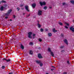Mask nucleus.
<instances>
[{"label": "nucleus", "instance_id": "1", "mask_svg": "<svg viewBox=\"0 0 74 74\" xmlns=\"http://www.w3.org/2000/svg\"><path fill=\"white\" fill-rule=\"evenodd\" d=\"M11 11H12V10L11 9L9 10L8 12V13L6 14L5 15L6 16H9V15L10 14V13L11 12Z\"/></svg>", "mask_w": 74, "mask_h": 74}, {"label": "nucleus", "instance_id": "2", "mask_svg": "<svg viewBox=\"0 0 74 74\" xmlns=\"http://www.w3.org/2000/svg\"><path fill=\"white\" fill-rule=\"evenodd\" d=\"M28 34L29 38H32V37L31 36H32V32H29Z\"/></svg>", "mask_w": 74, "mask_h": 74}, {"label": "nucleus", "instance_id": "3", "mask_svg": "<svg viewBox=\"0 0 74 74\" xmlns=\"http://www.w3.org/2000/svg\"><path fill=\"white\" fill-rule=\"evenodd\" d=\"M40 5L42 6V5H45V4H46V3L45 2H40Z\"/></svg>", "mask_w": 74, "mask_h": 74}, {"label": "nucleus", "instance_id": "4", "mask_svg": "<svg viewBox=\"0 0 74 74\" xmlns=\"http://www.w3.org/2000/svg\"><path fill=\"white\" fill-rule=\"evenodd\" d=\"M25 9L26 10L28 11V12H29V7H28V6L27 5H26L25 6Z\"/></svg>", "mask_w": 74, "mask_h": 74}, {"label": "nucleus", "instance_id": "5", "mask_svg": "<svg viewBox=\"0 0 74 74\" xmlns=\"http://www.w3.org/2000/svg\"><path fill=\"white\" fill-rule=\"evenodd\" d=\"M38 15H41L42 14V11L41 10H39L38 13Z\"/></svg>", "mask_w": 74, "mask_h": 74}, {"label": "nucleus", "instance_id": "6", "mask_svg": "<svg viewBox=\"0 0 74 74\" xmlns=\"http://www.w3.org/2000/svg\"><path fill=\"white\" fill-rule=\"evenodd\" d=\"M38 57L40 59L42 58V56H41V54H39L38 55Z\"/></svg>", "mask_w": 74, "mask_h": 74}, {"label": "nucleus", "instance_id": "7", "mask_svg": "<svg viewBox=\"0 0 74 74\" xmlns=\"http://www.w3.org/2000/svg\"><path fill=\"white\" fill-rule=\"evenodd\" d=\"M3 60H5V61L7 62H10V61H11V60H10V59H8V60H7V59H6L5 58H4L3 59Z\"/></svg>", "mask_w": 74, "mask_h": 74}, {"label": "nucleus", "instance_id": "8", "mask_svg": "<svg viewBox=\"0 0 74 74\" xmlns=\"http://www.w3.org/2000/svg\"><path fill=\"white\" fill-rule=\"evenodd\" d=\"M4 7L3 6H2L0 8V10L1 11H4Z\"/></svg>", "mask_w": 74, "mask_h": 74}, {"label": "nucleus", "instance_id": "9", "mask_svg": "<svg viewBox=\"0 0 74 74\" xmlns=\"http://www.w3.org/2000/svg\"><path fill=\"white\" fill-rule=\"evenodd\" d=\"M70 30H71L72 32H74V28L72 27H71L70 28Z\"/></svg>", "mask_w": 74, "mask_h": 74}, {"label": "nucleus", "instance_id": "10", "mask_svg": "<svg viewBox=\"0 0 74 74\" xmlns=\"http://www.w3.org/2000/svg\"><path fill=\"white\" fill-rule=\"evenodd\" d=\"M64 42L66 43L67 44V45H68V42H67V40L65 39L64 40Z\"/></svg>", "mask_w": 74, "mask_h": 74}, {"label": "nucleus", "instance_id": "11", "mask_svg": "<svg viewBox=\"0 0 74 74\" xmlns=\"http://www.w3.org/2000/svg\"><path fill=\"white\" fill-rule=\"evenodd\" d=\"M21 47L22 49L23 50L24 49V46L22 45H21Z\"/></svg>", "mask_w": 74, "mask_h": 74}, {"label": "nucleus", "instance_id": "12", "mask_svg": "<svg viewBox=\"0 0 74 74\" xmlns=\"http://www.w3.org/2000/svg\"><path fill=\"white\" fill-rule=\"evenodd\" d=\"M51 56H52L53 57H54V54L53 52L52 51L51 52Z\"/></svg>", "mask_w": 74, "mask_h": 74}, {"label": "nucleus", "instance_id": "13", "mask_svg": "<svg viewBox=\"0 0 74 74\" xmlns=\"http://www.w3.org/2000/svg\"><path fill=\"white\" fill-rule=\"evenodd\" d=\"M32 6L33 7V8H34L36 7V4L34 3L32 4Z\"/></svg>", "mask_w": 74, "mask_h": 74}, {"label": "nucleus", "instance_id": "14", "mask_svg": "<svg viewBox=\"0 0 74 74\" xmlns=\"http://www.w3.org/2000/svg\"><path fill=\"white\" fill-rule=\"evenodd\" d=\"M53 32H54V33H55V32H57V30H55V29L53 28Z\"/></svg>", "mask_w": 74, "mask_h": 74}, {"label": "nucleus", "instance_id": "15", "mask_svg": "<svg viewBox=\"0 0 74 74\" xmlns=\"http://www.w3.org/2000/svg\"><path fill=\"white\" fill-rule=\"evenodd\" d=\"M71 3L73 4H74V1L72 0L71 1Z\"/></svg>", "mask_w": 74, "mask_h": 74}, {"label": "nucleus", "instance_id": "16", "mask_svg": "<svg viewBox=\"0 0 74 74\" xmlns=\"http://www.w3.org/2000/svg\"><path fill=\"white\" fill-rule=\"evenodd\" d=\"M48 36L49 37H51V36H52V34L51 33H49L48 34Z\"/></svg>", "mask_w": 74, "mask_h": 74}, {"label": "nucleus", "instance_id": "17", "mask_svg": "<svg viewBox=\"0 0 74 74\" xmlns=\"http://www.w3.org/2000/svg\"><path fill=\"white\" fill-rule=\"evenodd\" d=\"M29 54L31 55H32L33 54V51L31 50H30L29 52Z\"/></svg>", "mask_w": 74, "mask_h": 74}, {"label": "nucleus", "instance_id": "18", "mask_svg": "<svg viewBox=\"0 0 74 74\" xmlns=\"http://www.w3.org/2000/svg\"><path fill=\"white\" fill-rule=\"evenodd\" d=\"M36 63H38V64H40V63L41 62H40V61H36Z\"/></svg>", "mask_w": 74, "mask_h": 74}, {"label": "nucleus", "instance_id": "19", "mask_svg": "<svg viewBox=\"0 0 74 74\" xmlns=\"http://www.w3.org/2000/svg\"><path fill=\"white\" fill-rule=\"evenodd\" d=\"M38 26L39 28H40V27H41V25H40V24H39V23L38 24Z\"/></svg>", "mask_w": 74, "mask_h": 74}, {"label": "nucleus", "instance_id": "20", "mask_svg": "<svg viewBox=\"0 0 74 74\" xmlns=\"http://www.w3.org/2000/svg\"><path fill=\"white\" fill-rule=\"evenodd\" d=\"M1 3H6V2L5 1L2 0L1 1Z\"/></svg>", "mask_w": 74, "mask_h": 74}, {"label": "nucleus", "instance_id": "21", "mask_svg": "<svg viewBox=\"0 0 74 74\" xmlns=\"http://www.w3.org/2000/svg\"><path fill=\"white\" fill-rule=\"evenodd\" d=\"M44 10H47V6H45L44 7Z\"/></svg>", "mask_w": 74, "mask_h": 74}, {"label": "nucleus", "instance_id": "22", "mask_svg": "<svg viewBox=\"0 0 74 74\" xmlns=\"http://www.w3.org/2000/svg\"><path fill=\"white\" fill-rule=\"evenodd\" d=\"M29 45H33V43L32 42H31L29 43Z\"/></svg>", "mask_w": 74, "mask_h": 74}, {"label": "nucleus", "instance_id": "23", "mask_svg": "<svg viewBox=\"0 0 74 74\" xmlns=\"http://www.w3.org/2000/svg\"><path fill=\"white\" fill-rule=\"evenodd\" d=\"M40 31L41 32H43L44 31V29H43L41 28L40 29Z\"/></svg>", "mask_w": 74, "mask_h": 74}, {"label": "nucleus", "instance_id": "24", "mask_svg": "<svg viewBox=\"0 0 74 74\" xmlns=\"http://www.w3.org/2000/svg\"><path fill=\"white\" fill-rule=\"evenodd\" d=\"M40 66H42L43 64H42V62H40Z\"/></svg>", "mask_w": 74, "mask_h": 74}, {"label": "nucleus", "instance_id": "25", "mask_svg": "<svg viewBox=\"0 0 74 74\" xmlns=\"http://www.w3.org/2000/svg\"><path fill=\"white\" fill-rule=\"evenodd\" d=\"M48 51H49V52H52V51H51V49H50V48H49L48 49Z\"/></svg>", "mask_w": 74, "mask_h": 74}, {"label": "nucleus", "instance_id": "26", "mask_svg": "<svg viewBox=\"0 0 74 74\" xmlns=\"http://www.w3.org/2000/svg\"><path fill=\"white\" fill-rule=\"evenodd\" d=\"M65 23L67 25V26H69V23Z\"/></svg>", "mask_w": 74, "mask_h": 74}, {"label": "nucleus", "instance_id": "27", "mask_svg": "<svg viewBox=\"0 0 74 74\" xmlns=\"http://www.w3.org/2000/svg\"><path fill=\"white\" fill-rule=\"evenodd\" d=\"M30 14H29L28 15L27 14L26 15L27 18V17H29V16H30Z\"/></svg>", "mask_w": 74, "mask_h": 74}, {"label": "nucleus", "instance_id": "28", "mask_svg": "<svg viewBox=\"0 0 74 74\" xmlns=\"http://www.w3.org/2000/svg\"><path fill=\"white\" fill-rule=\"evenodd\" d=\"M35 36H36V34H33V38H34V37H35Z\"/></svg>", "mask_w": 74, "mask_h": 74}, {"label": "nucleus", "instance_id": "29", "mask_svg": "<svg viewBox=\"0 0 74 74\" xmlns=\"http://www.w3.org/2000/svg\"><path fill=\"white\" fill-rule=\"evenodd\" d=\"M39 41H40V42H41V41H42V39H41L39 38Z\"/></svg>", "mask_w": 74, "mask_h": 74}, {"label": "nucleus", "instance_id": "30", "mask_svg": "<svg viewBox=\"0 0 74 74\" xmlns=\"http://www.w3.org/2000/svg\"><path fill=\"white\" fill-rule=\"evenodd\" d=\"M23 5H24L21 4V5H20V7H22L23 6Z\"/></svg>", "mask_w": 74, "mask_h": 74}, {"label": "nucleus", "instance_id": "31", "mask_svg": "<svg viewBox=\"0 0 74 74\" xmlns=\"http://www.w3.org/2000/svg\"><path fill=\"white\" fill-rule=\"evenodd\" d=\"M2 69H5V66H2Z\"/></svg>", "mask_w": 74, "mask_h": 74}, {"label": "nucleus", "instance_id": "32", "mask_svg": "<svg viewBox=\"0 0 74 74\" xmlns=\"http://www.w3.org/2000/svg\"><path fill=\"white\" fill-rule=\"evenodd\" d=\"M59 25H63V24L62 23H59Z\"/></svg>", "mask_w": 74, "mask_h": 74}, {"label": "nucleus", "instance_id": "33", "mask_svg": "<svg viewBox=\"0 0 74 74\" xmlns=\"http://www.w3.org/2000/svg\"><path fill=\"white\" fill-rule=\"evenodd\" d=\"M4 7H7V5L6 4H5L4 5Z\"/></svg>", "mask_w": 74, "mask_h": 74}, {"label": "nucleus", "instance_id": "34", "mask_svg": "<svg viewBox=\"0 0 74 74\" xmlns=\"http://www.w3.org/2000/svg\"><path fill=\"white\" fill-rule=\"evenodd\" d=\"M64 47V46H61V47H60V48H63Z\"/></svg>", "mask_w": 74, "mask_h": 74}, {"label": "nucleus", "instance_id": "35", "mask_svg": "<svg viewBox=\"0 0 74 74\" xmlns=\"http://www.w3.org/2000/svg\"><path fill=\"white\" fill-rule=\"evenodd\" d=\"M17 9L18 11H19V10H20V9L19 8H18Z\"/></svg>", "mask_w": 74, "mask_h": 74}, {"label": "nucleus", "instance_id": "36", "mask_svg": "<svg viewBox=\"0 0 74 74\" xmlns=\"http://www.w3.org/2000/svg\"><path fill=\"white\" fill-rule=\"evenodd\" d=\"M65 27L66 28V29H68V27H67V26H65Z\"/></svg>", "mask_w": 74, "mask_h": 74}, {"label": "nucleus", "instance_id": "37", "mask_svg": "<svg viewBox=\"0 0 74 74\" xmlns=\"http://www.w3.org/2000/svg\"><path fill=\"white\" fill-rule=\"evenodd\" d=\"M63 74H67L66 72H64Z\"/></svg>", "mask_w": 74, "mask_h": 74}, {"label": "nucleus", "instance_id": "38", "mask_svg": "<svg viewBox=\"0 0 74 74\" xmlns=\"http://www.w3.org/2000/svg\"><path fill=\"white\" fill-rule=\"evenodd\" d=\"M13 17H14V18H15V17H16L15 16V15H14Z\"/></svg>", "mask_w": 74, "mask_h": 74}, {"label": "nucleus", "instance_id": "39", "mask_svg": "<svg viewBox=\"0 0 74 74\" xmlns=\"http://www.w3.org/2000/svg\"><path fill=\"white\" fill-rule=\"evenodd\" d=\"M13 74V73L12 72H11L9 73V74Z\"/></svg>", "mask_w": 74, "mask_h": 74}, {"label": "nucleus", "instance_id": "40", "mask_svg": "<svg viewBox=\"0 0 74 74\" xmlns=\"http://www.w3.org/2000/svg\"><path fill=\"white\" fill-rule=\"evenodd\" d=\"M62 4H63V5H65V4H66V3H63Z\"/></svg>", "mask_w": 74, "mask_h": 74}, {"label": "nucleus", "instance_id": "41", "mask_svg": "<svg viewBox=\"0 0 74 74\" xmlns=\"http://www.w3.org/2000/svg\"><path fill=\"white\" fill-rule=\"evenodd\" d=\"M67 63H68V64H69V61H67Z\"/></svg>", "mask_w": 74, "mask_h": 74}, {"label": "nucleus", "instance_id": "42", "mask_svg": "<svg viewBox=\"0 0 74 74\" xmlns=\"http://www.w3.org/2000/svg\"><path fill=\"white\" fill-rule=\"evenodd\" d=\"M61 36H62V37H63V36L64 35H63V34H61Z\"/></svg>", "mask_w": 74, "mask_h": 74}, {"label": "nucleus", "instance_id": "43", "mask_svg": "<svg viewBox=\"0 0 74 74\" xmlns=\"http://www.w3.org/2000/svg\"><path fill=\"white\" fill-rule=\"evenodd\" d=\"M64 51L63 50L61 51V52H64Z\"/></svg>", "mask_w": 74, "mask_h": 74}, {"label": "nucleus", "instance_id": "44", "mask_svg": "<svg viewBox=\"0 0 74 74\" xmlns=\"http://www.w3.org/2000/svg\"><path fill=\"white\" fill-rule=\"evenodd\" d=\"M49 8H50V9H51L52 8V7H49Z\"/></svg>", "mask_w": 74, "mask_h": 74}, {"label": "nucleus", "instance_id": "45", "mask_svg": "<svg viewBox=\"0 0 74 74\" xmlns=\"http://www.w3.org/2000/svg\"><path fill=\"white\" fill-rule=\"evenodd\" d=\"M5 19H7L8 18V17H5Z\"/></svg>", "mask_w": 74, "mask_h": 74}, {"label": "nucleus", "instance_id": "46", "mask_svg": "<svg viewBox=\"0 0 74 74\" xmlns=\"http://www.w3.org/2000/svg\"><path fill=\"white\" fill-rule=\"evenodd\" d=\"M54 70V69H51V70Z\"/></svg>", "mask_w": 74, "mask_h": 74}, {"label": "nucleus", "instance_id": "47", "mask_svg": "<svg viewBox=\"0 0 74 74\" xmlns=\"http://www.w3.org/2000/svg\"><path fill=\"white\" fill-rule=\"evenodd\" d=\"M46 31H48V30L47 29H46Z\"/></svg>", "mask_w": 74, "mask_h": 74}, {"label": "nucleus", "instance_id": "48", "mask_svg": "<svg viewBox=\"0 0 74 74\" xmlns=\"http://www.w3.org/2000/svg\"><path fill=\"white\" fill-rule=\"evenodd\" d=\"M10 21H12V20H11V19H10Z\"/></svg>", "mask_w": 74, "mask_h": 74}, {"label": "nucleus", "instance_id": "49", "mask_svg": "<svg viewBox=\"0 0 74 74\" xmlns=\"http://www.w3.org/2000/svg\"><path fill=\"white\" fill-rule=\"evenodd\" d=\"M38 22V23L39 22V21H37Z\"/></svg>", "mask_w": 74, "mask_h": 74}, {"label": "nucleus", "instance_id": "50", "mask_svg": "<svg viewBox=\"0 0 74 74\" xmlns=\"http://www.w3.org/2000/svg\"><path fill=\"white\" fill-rule=\"evenodd\" d=\"M53 67V68H55V67L54 66H52Z\"/></svg>", "mask_w": 74, "mask_h": 74}, {"label": "nucleus", "instance_id": "51", "mask_svg": "<svg viewBox=\"0 0 74 74\" xmlns=\"http://www.w3.org/2000/svg\"><path fill=\"white\" fill-rule=\"evenodd\" d=\"M46 74H49L48 73H46Z\"/></svg>", "mask_w": 74, "mask_h": 74}, {"label": "nucleus", "instance_id": "52", "mask_svg": "<svg viewBox=\"0 0 74 74\" xmlns=\"http://www.w3.org/2000/svg\"><path fill=\"white\" fill-rule=\"evenodd\" d=\"M25 13H24L23 15H25Z\"/></svg>", "mask_w": 74, "mask_h": 74}, {"label": "nucleus", "instance_id": "53", "mask_svg": "<svg viewBox=\"0 0 74 74\" xmlns=\"http://www.w3.org/2000/svg\"><path fill=\"white\" fill-rule=\"evenodd\" d=\"M1 4V2H0V4Z\"/></svg>", "mask_w": 74, "mask_h": 74}, {"label": "nucleus", "instance_id": "54", "mask_svg": "<svg viewBox=\"0 0 74 74\" xmlns=\"http://www.w3.org/2000/svg\"><path fill=\"white\" fill-rule=\"evenodd\" d=\"M22 9V10H23V9Z\"/></svg>", "mask_w": 74, "mask_h": 74}]
</instances>
